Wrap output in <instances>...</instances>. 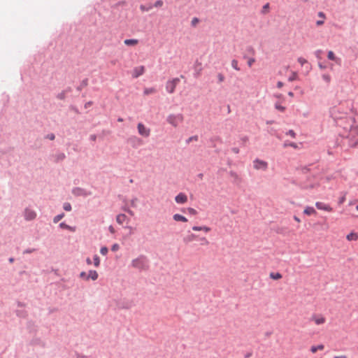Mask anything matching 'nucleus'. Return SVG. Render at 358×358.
<instances>
[{
  "label": "nucleus",
  "instance_id": "nucleus-1",
  "mask_svg": "<svg viewBox=\"0 0 358 358\" xmlns=\"http://www.w3.org/2000/svg\"><path fill=\"white\" fill-rule=\"evenodd\" d=\"M131 266L139 271H146L149 268V260L146 256L141 255L131 261Z\"/></svg>",
  "mask_w": 358,
  "mask_h": 358
},
{
  "label": "nucleus",
  "instance_id": "nucleus-2",
  "mask_svg": "<svg viewBox=\"0 0 358 358\" xmlns=\"http://www.w3.org/2000/svg\"><path fill=\"white\" fill-rule=\"evenodd\" d=\"M166 121L173 127H176L179 123L183 121V115L180 113L177 115L170 114L167 117Z\"/></svg>",
  "mask_w": 358,
  "mask_h": 358
},
{
  "label": "nucleus",
  "instance_id": "nucleus-3",
  "mask_svg": "<svg viewBox=\"0 0 358 358\" xmlns=\"http://www.w3.org/2000/svg\"><path fill=\"white\" fill-rule=\"evenodd\" d=\"M180 78H175L169 80L166 83V90L169 94H173L175 92L176 87L180 83Z\"/></svg>",
  "mask_w": 358,
  "mask_h": 358
},
{
  "label": "nucleus",
  "instance_id": "nucleus-4",
  "mask_svg": "<svg viewBox=\"0 0 358 358\" xmlns=\"http://www.w3.org/2000/svg\"><path fill=\"white\" fill-rule=\"evenodd\" d=\"M72 194L76 196L87 197L92 195V192L82 187H76L72 189Z\"/></svg>",
  "mask_w": 358,
  "mask_h": 358
},
{
  "label": "nucleus",
  "instance_id": "nucleus-5",
  "mask_svg": "<svg viewBox=\"0 0 358 358\" xmlns=\"http://www.w3.org/2000/svg\"><path fill=\"white\" fill-rule=\"evenodd\" d=\"M127 142L134 148H137L142 145L143 143V140L136 136H131L127 138Z\"/></svg>",
  "mask_w": 358,
  "mask_h": 358
},
{
  "label": "nucleus",
  "instance_id": "nucleus-6",
  "mask_svg": "<svg viewBox=\"0 0 358 358\" xmlns=\"http://www.w3.org/2000/svg\"><path fill=\"white\" fill-rule=\"evenodd\" d=\"M253 166L255 169L266 171L268 169L267 162L256 158L253 161Z\"/></svg>",
  "mask_w": 358,
  "mask_h": 358
},
{
  "label": "nucleus",
  "instance_id": "nucleus-7",
  "mask_svg": "<svg viewBox=\"0 0 358 358\" xmlns=\"http://www.w3.org/2000/svg\"><path fill=\"white\" fill-rule=\"evenodd\" d=\"M137 129L138 134L143 137L147 138L150 135V129L141 122L138 124Z\"/></svg>",
  "mask_w": 358,
  "mask_h": 358
},
{
  "label": "nucleus",
  "instance_id": "nucleus-8",
  "mask_svg": "<svg viewBox=\"0 0 358 358\" xmlns=\"http://www.w3.org/2000/svg\"><path fill=\"white\" fill-rule=\"evenodd\" d=\"M24 217L25 220L31 221L36 218V213L34 210H33L30 208H26L24 210Z\"/></svg>",
  "mask_w": 358,
  "mask_h": 358
},
{
  "label": "nucleus",
  "instance_id": "nucleus-9",
  "mask_svg": "<svg viewBox=\"0 0 358 358\" xmlns=\"http://www.w3.org/2000/svg\"><path fill=\"white\" fill-rule=\"evenodd\" d=\"M145 69L144 66L134 67L132 71V78H137L142 76L145 73Z\"/></svg>",
  "mask_w": 358,
  "mask_h": 358
},
{
  "label": "nucleus",
  "instance_id": "nucleus-10",
  "mask_svg": "<svg viewBox=\"0 0 358 358\" xmlns=\"http://www.w3.org/2000/svg\"><path fill=\"white\" fill-rule=\"evenodd\" d=\"M315 206L318 210H324L327 212H332L333 208L329 205L324 202L317 201L315 203Z\"/></svg>",
  "mask_w": 358,
  "mask_h": 358
},
{
  "label": "nucleus",
  "instance_id": "nucleus-11",
  "mask_svg": "<svg viewBox=\"0 0 358 358\" xmlns=\"http://www.w3.org/2000/svg\"><path fill=\"white\" fill-rule=\"evenodd\" d=\"M310 320L311 321H314V322L317 325L322 324L326 322V319L324 316H322L321 315H317L316 314H313Z\"/></svg>",
  "mask_w": 358,
  "mask_h": 358
},
{
  "label": "nucleus",
  "instance_id": "nucleus-12",
  "mask_svg": "<svg viewBox=\"0 0 358 358\" xmlns=\"http://www.w3.org/2000/svg\"><path fill=\"white\" fill-rule=\"evenodd\" d=\"M175 201L180 204L185 203L187 201V196L185 193L180 192L176 196Z\"/></svg>",
  "mask_w": 358,
  "mask_h": 358
},
{
  "label": "nucleus",
  "instance_id": "nucleus-13",
  "mask_svg": "<svg viewBox=\"0 0 358 358\" xmlns=\"http://www.w3.org/2000/svg\"><path fill=\"white\" fill-rule=\"evenodd\" d=\"M116 221L118 224H122L124 222H128L129 221V219L127 217L125 214L120 213L116 216Z\"/></svg>",
  "mask_w": 358,
  "mask_h": 358
},
{
  "label": "nucleus",
  "instance_id": "nucleus-14",
  "mask_svg": "<svg viewBox=\"0 0 358 358\" xmlns=\"http://www.w3.org/2000/svg\"><path fill=\"white\" fill-rule=\"evenodd\" d=\"M66 159V155L64 152H58L54 155V162L55 163H59V162H62Z\"/></svg>",
  "mask_w": 358,
  "mask_h": 358
},
{
  "label": "nucleus",
  "instance_id": "nucleus-15",
  "mask_svg": "<svg viewBox=\"0 0 358 358\" xmlns=\"http://www.w3.org/2000/svg\"><path fill=\"white\" fill-rule=\"evenodd\" d=\"M98 277V273L95 270H90L87 274V277H86V280H88L89 279L96 280H97Z\"/></svg>",
  "mask_w": 358,
  "mask_h": 358
},
{
  "label": "nucleus",
  "instance_id": "nucleus-16",
  "mask_svg": "<svg viewBox=\"0 0 358 358\" xmlns=\"http://www.w3.org/2000/svg\"><path fill=\"white\" fill-rule=\"evenodd\" d=\"M59 227L61 228V229H66V230H69L71 232H75L76 230V227L74 226V227H72V226H70L67 224H66L64 222H61L59 224Z\"/></svg>",
  "mask_w": 358,
  "mask_h": 358
},
{
  "label": "nucleus",
  "instance_id": "nucleus-17",
  "mask_svg": "<svg viewBox=\"0 0 358 358\" xmlns=\"http://www.w3.org/2000/svg\"><path fill=\"white\" fill-rule=\"evenodd\" d=\"M197 236L195 235L194 234H188L187 236H185L182 241L185 243L187 244L194 240H196Z\"/></svg>",
  "mask_w": 358,
  "mask_h": 358
},
{
  "label": "nucleus",
  "instance_id": "nucleus-18",
  "mask_svg": "<svg viewBox=\"0 0 358 358\" xmlns=\"http://www.w3.org/2000/svg\"><path fill=\"white\" fill-rule=\"evenodd\" d=\"M229 175L234 178V183L239 184L242 182L241 178L236 172L231 171Z\"/></svg>",
  "mask_w": 358,
  "mask_h": 358
},
{
  "label": "nucleus",
  "instance_id": "nucleus-19",
  "mask_svg": "<svg viewBox=\"0 0 358 358\" xmlns=\"http://www.w3.org/2000/svg\"><path fill=\"white\" fill-rule=\"evenodd\" d=\"M173 219L177 222H187V219L185 216L178 214V213L173 215Z\"/></svg>",
  "mask_w": 358,
  "mask_h": 358
},
{
  "label": "nucleus",
  "instance_id": "nucleus-20",
  "mask_svg": "<svg viewBox=\"0 0 358 358\" xmlns=\"http://www.w3.org/2000/svg\"><path fill=\"white\" fill-rule=\"evenodd\" d=\"M194 231H204L205 232H209L211 229L207 226H194L192 227Z\"/></svg>",
  "mask_w": 358,
  "mask_h": 358
},
{
  "label": "nucleus",
  "instance_id": "nucleus-21",
  "mask_svg": "<svg viewBox=\"0 0 358 358\" xmlns=\"http://www.w3.org/2000/svg\"><path fill=\"white\" fill-rule=\"evenodd\" d=\"M87 85H88V79H87V78H85V79H83V80L81 81V83H80V85H78V86L76 87V90H77L78 92H80V91H82V90H83L84 87H85L86 86H87Z\"/></svg>",
  "mask_w": 358,
  "mask_h": 358
},
{
  "label": "nucleus",
  "instance_id": "nucleus-22",
  "mask_svg": "<svg viewBox=\"0 0 358 358\" xmlns=\"http://www.w3.org/2000/svg\"><path fill=\"white\" fill-rule=\"evenodd\" d=\"M303 213L307 215H313L314 213H316V211L315 210V208L313 207H311V206H307L304 210H303Z\"/></svg>",
  "mask_w": 358,
  "mask_h": 358
},
{
  "label": "nucleus",
  "instance_id": "nucleus-23",
  "mask_svg": "<svg viewBox=\"0 0 358 358\" xmlns=\"http://www.w3.org/2000/svg\"><path fill=\"white\" fill-rule=\"evenodd\" d=\"M324 348V346L322 344H320V345H313L310 348V352L312 353H315L317 350H322Z\"/></svg>",
  "mask_w": 358,
  "mask_h": 358
},
{
  "label": "nucleus",
  "instance_id": "nucleus-24",
  "mask_svg": "<svg viewBox=\"0 0 358 358\" xmlns=\"http://www.w3.org/2000/svg\"><path fill=\"white\" fill-rule=\"evenodd\" d=\"M138 42L137 39L131 38L124 40V43L127 45H136Z\"/></svg>",
  "mask_w": 358,
  "mask_h": 358
},
{
  "label": "nucleus",
  "instance_id": "nucleus-25",
  "mask_svg": "<svg viewBox=\"0 0 358 358\" xmlns=\"http://www.w3.org/2000/svg\"><path fill=\"white\" fill-rule=\"evenodd\" d=\"M346 238L348 241H356L358 238V234L357 233L351 232L347 235Z\"/></svg>",
  "mask_w": 358,
  "mask_h": 358
},
{
  "label": "nucleus",
  "instance_id": "nucleus-26",
  "mask_svg": "<svg viewBox=\"0 0 358 358\" xmlns=\"http://www.w3.org/2000/svg\"><path fill=\"white\" fill-rule=\"evenodd\" d=\"M245 51L249 55L254 56L255 55V50L254 48L251 45H248L246 47Z\"/></svg>",
  "mask_w": 358,
  "mask_h": 358
},
{
  "label": "nucleus",
  "instance_id": "nucleus-27",
  "mask_svg": "<svg viewBox=\"0 0 358 358\" xmlns=\"http://www.w3.org/2000/svg\"><path fill=\"white\" fill-rule=\"evenodd\" d=\"M155 92H156V90L154 87L145 88L143 90V94L148 95V94L155 93Z\"/></svg>",
  "mask_w": 358,
  "mask_h": 358
},
{
  "label": "nucleus",
  "instance_id": "nucleus-28",
  "mask_svg": "<svg viewBox=\"0 0 358 358\" xmlns=\"http://www.w3.org/2000/svg\"><path fill=\"white\" fill-rule=\"evenodd\" d=\"M270 278L273 279V280H278V279H280L282 278V275L281 273L277 272V273H273V272H271L270 273Z\"/></svg>",
  "mask_w": 358,
  "mask_h": 358
},
{
  "label": "nucleus",
  "instance_id": "nucleus-29",
  "mask_svg": "<svg viewBox=\"0 0 358 358\" xmlns=\"http://www.w3.org/2000/svg\"><path fill=\"white\" fill-rule=\"evenodd\" d=\"M94 265L95 267H99L100 265V258L97 255H94L93 257Z\"/></svg>",
  "mask_w": 358,
  "mask_h": 358
},
{
  "label": "nucleus",
  "instance_id": "nucleus-30",
  "mask_svg": "<svg viewBox=\"0 0 358 358\" xmlns=\"http://www.w3.org/2000/svg\"><path fill=\"white\" fill-rule=\"evenodd\" d=\"M327 58L329 59V60H332V61H336L337 60V58L335 56L334 53L333 51L331 50H329L328 52V54H327Z\"/></svg>",
  "mask_w": 358,
  "mask_h": 358
},
{
  "label": "nucleus",
  "instance_id": "nucleus-31",
  "mask_svg": "<svg viewBox=\"0 0 358 358\" xmlns=\"http://www.w3.org/2000/svg\"><path fill=\"white\" fill-rule=\"evenodd\" d=\"M64 217V213H62L57 215H56L55 217H54L53 218V222L54 223H57L59 221H60L63 217Z\"/></svg>",
  "mask_w": 358,
  "mask_h": 358
},
{
  "label": "nucleus",
  "instance_id": "nucleus-32",
  "mask_svg": "<svg viewBox=\"0 0 358 358\" xmlns=\"http://www.w3.org/2000/svg\"><path fill=\"white\" fill-rule=\"evenodd\" d=\"M231 66L236 71H240V68L238 66V62L236 59L231 60Z\"/></svg>",
  "mask_w": 358,
  "mask_h": 358
},
{
  "label": "nucleus",
  "instance_id": "nucleus-33",
  "mask_svg": "<svg viewBox=\"0 0 358 358\" xmlns=\"http://www.w3.org/2000/svg\"><path fill=\"white\" fill-rule=\"evenodd\" d=\"M66 91H62L57 94V98L59 100H64L66 98Z\"/></svg>",
  "mask_w": 358,
  "mask_h": 358
},
{
  "label": "nucleus",
  "instance_id": "nucleus-34",
  "mask_svg": "<svg viewBox=\"0 0 358 358\" xmlns=\"http://www.w3.org/2000/svg\"><path fill=\"white\" fill-rule=\"evenodd\" d=\"M298 78V75L296 72H292V74L288 78L289 82H292L295 80H296Z\"/></svg>",
  "mask_w": 358,
  "mask_h": 358
},
{
  "label": "nucleus",
  "instance_id": "nucleus-35",
  "mask_svg": "<svg viewBox=\"0 0 358 358\" xmlns=\"http://www.w3.org/2000/svg\"><path fill=\"white\" fill-rule=\"evenodd\" d=\"M199 139V137L197 135H194V136H190L189 138H187L186 140V143L187 144H189L190 142L194 141H197Z\"/></svg>",
  "mask_w": 358,
  "mask_h": 358
},
{
  "label": "nucleus",
  "instance_id": "nucleus-36",
  "mask_svg": "<svg viewBox=\"0 0 358 358\" xmlns=\"http://www.w3.org/2000/svg\"><path fill=\"white\" fill-rule=\"evenodd\" d=\"M63 208L64 210L66 211H71V209H72V207H71V205L70 203L69 202H66L64 203L63 205Z\"/></svg>",
  "mask_w": 358,
  "mask_h": 358
},
{
  "label": "nucleus",
  "instance_id": "nucleus-37",
  "mask_svg": "<svg viewBox=\"0 0 358 358\" xmlns=\"http://www.w3.org/2000/svg\"><path fill=\"white\" fill-rule=\"evenodd\" d=\"M275 108L280 110V112H284L285 110V107L282 106L279 103H275Z\"/></svg>",
  "mask_w": 358,
  "mask_h": 358
},
{
  "label": "nucleus",
  "instance_id": "nucleus-38",
  "mask_svg": "<svg viewBox=\"0 0 358 358\" xmlns=\"http://www.w3.org/2000/svg\"><path fill=\"white\" fill-rule=\"evenodd\" d=\"M287 146H290V147H292L294 148H297V145H296V143L285 141V143H284V147H287Z\"/></svg>",
  "mask_w": 358,
  "mask_h": 358
},
{
  "label": "nucleus",
  "instance_id": "nucleus-39",
  "mask_svg": "<svg viewBox=\"0 0 358 358\" xmlns=\"http://www.w3.org/2000/svg\"><path fill=\"white\" fill-rule=\"evenodd\" d=\"M108 252V249L106 246H103L100 249V253L102 255H106Z\"/></svg>",
  "mask_w": 358,
  "mask_h": 358
},
{
  "label": "nucleus",
  "instance_id": "nucleus-40",
  "mask_svg": "<svg viewBox=\"0 0 358 358\" xmlns=\"http://www.w3.org/2000/svg\"><path fill=\"white\" fill-rule=\"evenodd\" d=\"M187 210L188 213L192 215H195L197 214V211L193 208H191V207L187 208Z\"/></svg>",
  "mask_w": 358,
  "mask_h": 358
},
{
  "label": "nucleus",
  "instance_id": "nucleus-41",
  "mask_svg": "<svg viewBox=\"0 0 358 358\" xmlns=\"http://www.w3.org/2000/svg\"><path fill=\"white\" fill-rule=\"evenodd\" d=\"M18 317H25L27 316V312L24 310H17L16 313Z\"/></svg>",
  "mask_w": 358,
  "mask_h": 358
},
{
  "label": "nucleus",
  "instance_id": "nucleus-42",
  "mask_svg": "<svg viewBox=\"0 0 358 358\" xmlns=\"http://www.w3.org/2000/svg\"><path fill=\"white\" fill-rule=\"evenodd\" d=\"M297 61L301 66H303L305 64L308 63L307 60L301 57H299Z\"/></svg>",
  "mask_w": 358,
  "mask_h": 358
},
{
  "label": "nucleus",
  "instance_id": "nucleus-43",
  "mask_svg": "<svg viewBox=\"0 0 358 358\" xmlns=\"http://www.w3.org/2000/svg\"><path fill=\"white\" fill-rule=\"evenodd\" d=\"M45 138L53 141L55 138V135L53 133H50L45 136Z\"/></svg>",
  "mask_w": 358,
  "mask_h": 358
},
{
  "label": "nucleus",
  "instance_id": "nucleus-44",
  "mask_svg": "<svg viewBox=\"0 0 358 358\" xmlns=\"http://www.w3.org/2000/svg\"><path fill=\"white\" fill-rule=\"evenodd\" d=\"M199 22V19L196 17H194L192 18V20L191 21V25L192 27H195Z\"/></svg>",
  "mask_w": 358,
  "mask_h": 358
},
{
  "label": "nucleus",
  "instance_id": "nucleus-45",
  "mask_svg": "<svg viewBox=\"0 0 358 358\" xmlns=\"http://www.w3.org/2000/svg\"><path fill=\"white\" fill-rule=\"evenodd\" d=\"M322 79L325 82L329 83L331 81V76L329 74H323L322 75Z\"/></svg>",
  "mask_w": 358,
  "mask_h": 358
},
{
  "label": "nucleus",
  "instance_id": "nucleus-46",
  "mask_svg": "<svg viewBox=\"0 0 358 358\" xmlns=\"http://www.w3.org/2000/svg\"><path fill=\"white\" fill-rule=\"evenodd\" d=\"M152 8V6H145L144 5H141L140 8L142 11H148Z\"/></svg>",
  "mask_w": 358,
  "mask_h": 358
},
{
  "label": "nucleus",
  "instance_id": "nucleus-47",
  "mask_svg": "<svg viewBox=\"0 0 358 358\" xmlns=\"http://www.w3.org/2000/svg\"><path fill=\"white\" fill-rule=\"evenodd\" d=\"M163 3H164L163 1H162V0H157V1H155V3H154V5L152 6V7H153V6H155V7H161V6H163Z\"/></svg>",
  "mask_w": 358,
  "mask_h": 358
},
{
  "label": "nucleus",
  "instance_id": "nucleus-48",
  "mask_svg": "<svg viewBox=\"0 0 358 358\" xmlns=\"http://www.w3.org/2000/svg\"><path fill=\"white\" fill-rule=\"evenodd\" d=\"M120 249V245L117 243H114L111 247V250L113 252H116Z\"/></svg>",
  "mask_w": 358,
  "mask_h": 358
},
{
  "label": "nucleus",
  "instance_id": "nucleus-49",
  "mask_svg": "<svg viewBox=\"0 0 358 358\" xmlns=\"http://www.w3.org/2000/svg\"><path fill=\"white\" fill-rule=\"evenodd\" d=\"M217 80L219 83H222L224 80V76L222 73L217 74Z\"/></svg>",
  "mask_w": 358,
  "mask_h": 358
},
{
  "label": "nucleus",
  "instance_id": "nucleus-50",
  "mask_svg": "<svg viewBox=\"0 0 358 358\" xmlns=\"http://www.w3.org/2000/svg\"><path fill=\"white\" fill-rule=\"evenodd\" d=\"M269 8V3H266L262 8V13H266L268 10V9Z\"/></svg>",
  "mask_w": 358,
  "mask_h": 358
},
{
  "label": "nucleus",
  "instance_id": "nucleus-51",
  "mask_svg": "<svg viewBox=\"0 0 358 358\" xmlns=\"http://www.w3.org/2000/svg\"><path fill=\"white\" fill-rule=\"evenodd\" d=\"M255 59L254 57H250L248 59V65L250 67L255 63Z\"/></svg>",
  "mask_w": 358,
  "mask_h": 358
},
{
  "label": "nucleus",
  "instance_id": "nucleus-52",
  "mask_svg": "<svg viewBox=\"0 0 358 358\" xmlns=\"http://www.w3.org/2000/svg\"><path fill=\"white\" fill-rule=\"evenodd\" d=\"M287 135H289L291 136L292 138H295L296 136V133L294 132V130L292 129H289L287 133H286Z\"/></svg>",
  "mask_w": 358,
  "mask_h": 358
},
{
  "label": "nucleus",
  "instance_id": "nucleus-53",
  "mask_svg": "<svg viewBox=\"0 0 358 358\" xmlns=\"http://www.w3.org/2000/svg\"><path fill=\"white\" fill-rule=\"evenodd\" d=\"M36 251L35 248H27L24 251V254H29Z\"/></svg>",
  "mask_w": 358,
  "mask_h": 358
},
{
  "label": "nucleus",
  "instance_id": "nucleus-54",
  "mask_svg": "<svg viewBox=\"0 0 358 358\" xmlns=\"http://www.w3.org/2000/svg\"><path fill=\"white\" fill-rule=\"evenodd\" d=\"M137 200H138V199L136 197H134L131 200V206L132 207H136V203Z\"/></svg>",
  "mask_w": 358,
  "mask_h": 358
},
{
  "label": "nucleus",
  "instance_id": "nucleus-55",
  "mask_svg": "<svg viewBox=\"0 0 358 358\" xmlns=\"http://www.w3.org/2000/svg\"><path fill=\"white\" fill-rule=\"evenodd\" d=\"M345 201V194H344L343 196L340 197L338 199V204H342Z\"/></svg>",
  "mask_w": 358,
  "mask_h": 358
},
{
  "label": "nucleus",
  "instance_id": "nucleus-56",
  "mask_svg": "<svg viewBox=\"0 0 358 358\" xmlns=\"http://www.w3.org/2000/svg\"><path fill=\"white\" fill-rule=\"evenodd\" d=\"M80 277L81 278H83L85 280H86V277H87V274L85 272V271H82L80 273Z\"/></svg>",
  "mask_w": 358,
  "mask_h": 358
},
{
  "label": "nucleus",
  "instance_id": "nucleus-57",
  "mask_svg": "<svg viewBox=\"0 0 358 358\" xmlns=\"http://www.w3.org/2000/svg\"><path fill=\"white\" fill-rule=\"evenodd\" d=\"M90 140L92 141H95L96 140V135H95V134L90 135Z\"/></svg>",
  "mask_w": 358,
  "mask_h": 358
},
{
  "label": "nucleus",
  "instance_id": "nucleus-58",
  "mask_svg": "<svg viewBox=\"0 0 358 358\" xmlns=\"http://www.w3.org/2000/svg\"><path fill=\"white\" fill-rule=\"evenodd\" d=\"M76 356L77 358H87V356L84 355L79 354L78 352L76 353Z\"/></svg>",
  "mask_w": 358,
  "mask_h": 358
},
{
  "label": "nucleus",
  "instance_id": "nucleus-59",
  "mask_svg": "<svg viewBox=\"0 0 358 358\" xmlns=\"http://www.w3.org/2000/svg\"><path fill=\"white\" fill-rule=\"evenodd\" d=\"M124 228L129 229L130 235L133 234V227H131V226H126V227H124Z\"/></svg>",
  "mask_w": 358,
  "mask_h": 358
},
{
  "label": "nucleus",
  "instance_id": "nucleus-60",
  "mask_svg": "<svg viewBox=\"0 0 358 358\" xmlns=\"http://www.w3.org/2000/svg\"><path fill=\"white\" fill-rule=\"evenodd\" d=\"M93 104V102L92 101H90L88 102H87L85 104V108H87L88 107H90V106H92Z\"/></svg>",
  "mask_w": 358,
  "mask_h": 358
},
{
  "label": "nucleus",
  "instance_id": "nucleus-61",
  "mask_svg": "<svg viewBox=\"0 0 358 358\" xmlns=\"http://www.w3.org/2000/svg\"><path fill=\"white\" fill-rule=\"evenodd\" d=\"M252 352H248L245 354L244 358H250L252 356Z\"/></svg>",
  "mask_w": 358,
  "mask_h": 358
},
{
  "label": "nucleus",
  "instance_id": "nucleus-62",
  "mask_svg": "<svg viewBox=\"0 0 358 358\" xmlns=\"http://www.w3.org/2000/svg\"><path fill=\"white\" fill-rule=\"evenodd\" d=\"M108 230L111 234H114L115 231L114 227L112 225L109 226Z\"/></svg>",
  "mask_w": 358,
  "mask_h": 358
},
{
  "label": "nucleus",
  "instance_id": "nucleus-63",
  "mask_svg": "<svg viewBox=\"0 0 358 358\" xmlns=\"http://www.w3.org/2000/svg\"><path fill=\"white\" fill-rule=\"evenodd\" d=\"M231 150L233 152L236 153V154H238L239 153V148H231Z\"/></svg>",
  "mask_w": 358,
  "mask_h": 358
},
{
  "label": "nucleus",
  "instance_id": "nucleus-64",
  "mask_svg": "<svg viewBox=\"0 0 358 358\" xmlns=\"http://www.w3.org/2000/svg\"><path fill=\"white\" fill-rule=\"evenodd\" d=\"M278 88H281L283 86V83L281 81H278L276 85Z\"/></svg>",
  "mask_w": 358,
  "mask_h": 358
}]
</instances>
